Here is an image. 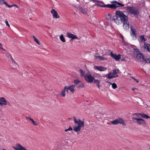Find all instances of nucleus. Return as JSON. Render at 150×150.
<instances>
[{"instance_id":"48","label":"nucleus","mask_w":150,"mask_h":150,"mask_svg":"<svg viewBox=\"0 0 150 150\" xmlns=\"http://www.w3.org/2000/svg\"><path fill=\"white\" fill-rule=\"evenodd\" d=\"M106 82L108 83H109L110 84V85H111V84H112V83H111V82H109V81H106Z\"/></svg>"},{"instance_id":"49","label":"nucleus","mask_w":150,"mask_h":150,"mask_svg":"<svg viewBox=\"0 0 150 150\" xmlns=\"http://www.w3.org/2000/svg\"><path fill=\"white\" fill-rule=\"evenodd\" d=\"M125 59H124V58H122V59H121V61H125Z\"/></svg>"},{"instance_id":"21","label":"nucleus","mask_w":150,"mask_h":150,"mask_svg":"<svg viewBox=\"0 0 150 150\" xmlns=\"http://www.w3.org/2000/svg\"><path fill=\"white\" fill-rule=\"evenodd\" d=\"M117 119L118 124H122L123 125L125 126H126V123L125 122L124 120L122 119L119 118L118 119Z\"/></svg>"},{"instance_id":"5","label":"nucleus","mask_w":150,"mask_h":150,"mask_svg":"<svg viewBox=\"0 0 150 150\" xmlns=\"http://www.w3.org/2000/svg\"><path fill=\"white\" fill-rule=\"evenodd\" d=\"M132 120L134 123H136L138 125H142L145 126L146 122L144 120L141 118L132 117Z\"/></svg>"},{"instance_id":"13","label":"nucleus","mask_w":150,"mask_h":150,"mask_svg":"<svg viewBox=\"0 0 150 150\" xmlns=\"http://www.w3.org/2000/svg\"><path fill=\"white\" fill-rule=\"evenodd\" d=\"M110 55L113 58L115 59L116 61H118L121 58V55L118 54L117 55L115 54H114L112 52L110 53Z\"/></svg>"},{"instance_id":"1","label":"nucleus","mask_w":150,"mask_h":150,"mask_svg":"<svg viewBox=\"0 0 150 150\" xmlns=\"http://www.w3.org/2000/svg\"><path fill=\"white\" fill-rule=\"evenodd\" d=\"M74 122L75 126L72 128L71 126H69L67 129L68 131H72L73 129L75 132L77 133V134H79L81 132V127L83 128L85 124L83 121H82L80 119H76L75 117H74Z\"/></svg>"},{"instance_id":"36","label":"nucleus","mask_w":150,"mask_h":150,"mask_svg":"<svg viewBox=\"0 0 150 150\" xmlns=\"http://www.w3.org/2000/svg\"><path fill=\"white\" fill-rule=\"evenodd\" d=\"M6 3V2L4 0H0V4H5Z\"/></svg>"},{"instance_id":"17","label":"nucleus","mask_w":150,"mask_h":150,"mask_svg":"<svg viewBox=\"0 0 150 150\" xmlns=\"http://www.w3.org/2000/svg\"><path fill=\"white\" fill-rule=\"evenodd\" d=\"M75 85H71L70 86H69L68 87L67 86V91H68V90H70L71 92L72 93H73L74 91V88H75Z\"/></svg>"},{"instance_id":"8","label":"nucleus","mask_w":150,"mask_h":150,"mask_svg":"<svg viewBox=\"0 0 150 150\" xmlns=\"http://www.w3.org/2000/svg\"><path fill=\"white\" fill-rule=\"evenodd\" d=\"M105 76L108 79H111L113 78L118 77V75L117 73L116 70L115 69L112 70V72H110L109 73L107 74Z\"/></svg>"},{"instance_id":"31","label":"nucleus","mask_w":150,"mask_h":150,"mask_svg":"<svg viewBox=\"0 0 150 150\" xmlns=\"http://www.w3.org/2000/svg\"><path fill=\"white\" fill-rule=\"evenodd\" d=\"M111 122L113 125H115L118 124V119H117L113 121H111Z\"/></svg>"},{"instance_id":"15","label":"nucleus","mask_w":150,"mask_h":150,"mask_svg":"<svg viewBox=\"0 0 150 150\" xmlns=\"http://www.w3.org/2000/svg\"><path fill=\"white\" fill-rule=\"evenodd\" d=\"M77 8L79 11H80L82 13L85 14H86L87 11V9L79 7H78Z\"/></svg>"},{"instance_id":"46","label":"nucleus","mask_w":150,"mask_h":150,"mask_svg":"<svg viewBox=\"0 0 150 150\" xmlns=\"http://www.w3.org/2000/svg\"><path fill=\"white\" fill-rule=\"evenodd\" d=\"M33 38L34 39V40L35 41V40L37 39V38L35 37V36L34 35L33 36Z\"/></svg>"},{"instance_id":"45","label":"nucleus","mask_w":150,"mask_h":150,"mask_svg":"<svg viewBox=\"0 0 150 150\" xmlns=\"http://www.w3.org/2000/svg\"><path fill=\"white\" fill-rule=\"evenodd\" d=\"M13 6H15L16 7V8H19L18 6L17 5H16V4L13 5Z\"/></svg>"},{"instance_id":"51","label":"nucleus","mask_w":150,"mask_h":150,"mask_svg":"<svg viewBox=\"0 0 150 150\" xmlns=\"http://www.w3.org/2000/svg\"><path fill=\"white\" fill-rule=\"evenodd\" d=\"M116 70V71L117 72H117H118L119 71V69H117V70Z\"/></svg>"},{"instance_id":"55","label":"nucleus","mask_w":150,"mask_h":150,"mask_svg":"<svg viewBox=\"0 0 150 150\" xmlns=\"http://www.w3.org/2000/svg\"><path fill=\"white\" fill-rule=\"evenodd\" d=\"M1 31H0V35H1Z\"/></svg>"},{"instance_id":"25","label":"nucleus","mask_w":150,"mask_h":150,"mask_svg":"<svg viewBox=\"0 0 150 150\" xmlns=\"http://www.w3.org/2000/svg\"><path fill=\"white\" fill-rule=\"evenodd\" d=\"M81 81L79 80L78 79H75L74 81V85H75V86L76 87V86H77L78 84L80 83L81 82Z\"/></svg>"},{"instance_id":"42","label":"nucleus","mask_w":150,"mask_h":150,"mask_svg":"<svg viewBox=\"0 0 150 150\" xmlns=\"http://www.w3.org/2000/svg\"><path fill=\"white\" fill-rule=\"evenodd\" d=\"M131 78H132V79H134L135 81H136V82H137V83H138V82H139V81L138 80H137V79H135V78H134V77H133V76H131Z\"/></svg>"},{"instance_id":"9","label":"nucleus","mask_w":150,"mask_h":150,"mask_svg":"<svg viewBox=\"0 0 150 150\" xmlns=\"http://www.w3.org/2000/svg\"><path fill=\"white\" fill-rule=\"evenodd\" d=\"M84 78L87 82L90 83L93 82L94 79L91 74H86L85 75Z\"/></svg>"},{"instance_id":"40","label":"nucleus","mask_w":150,"mask_h":150,"mask_svg":"<svg viewBox=\"0 0 150 150\" xmlns=\"http://www.w3.org/2000/svg\"><path fill=\"white\" fill-rule=\"evenodd\" d=\"M2 47H3V46H2V45L1 44V43H0V49L4 50V51H6V50L4 49Z\"/></svg>"},{"instance_id":"10","label":"nucleus","mask_w":150,"mask_h":150,"mask_svg":"<svg viewBox=\"0 0 150 150\" xmlns=\"http://www.w3.org/2000/svg\"><path fill=\"white\" fill-rule=\"evenodd\" d=\"M123 27L125 30H127L129 28V23L128 21V18L127 17V20L126 21H123Z\"/></svg>"},{"instance_id":"18","label":"nucleus","mask_w":150,"mask_h":150,"mask_svg":"<svg viewBox=\"0 0 150 150\" xmlns=\"http://www.w3.org/2000/svg\"><path fill=\"white\" fill-rule=\"evenodd\" d=\"M67 86H65L64 89L63 90L61 93H59V95L63 97H65L66 96L65 91H67Z\"/></svg>"},{"instance_id":"52","label":"nucleus","mask_w":150,"mask_h":150,"mask_svg":"<svg viewBox=\"0 0 150 150\" xmlns=\"http://www.w3.org/2000/svg\"><path fill=\"white\" fill-rule=\"evenodd\" d=\"M67 131H68V130L67 129H66L65 130V132H67Z\"/></svg>"},{"instance_id":"27","label":"nucleus","mask_w":150,"mask_h":150,"mask_svg":"<svg viewBox=\"0 0 150 150\" xmlns=\"http://www.w3.org/2000/svg\"><path fill=\"white\" fill-rule=\"evenodd\" d=\"M141 117L143 118L148 119L150 118V117L146 114H145L143 113H141Z\"/></svg>"},{"instance_id":"26","label":"nucleus","mask_w":150,"mask_h":150,"mask_svg":"<svg viewBox=\"0 0 150 150\" xmlns=\"http://www.w3.org/2000/svg\"><path fill=\"white\" fill-rule=\"evenodd\" d=\"M79 71L80 72L81 76L82 77H85V71H83V70L81 69H79Z\"/></svg>"},{"instance_id":"47","label":"nucleus","mask_w":150,"mask_h":150,"mask_svg":"<svg viewBox=\"0 0 150 150\" xmlns=\"http://www.w3.org/2000/svg\"><path fill=\"white\" fill-rule=\"evenodd\" d=\"M137 89L135 88H132V90L133 91H134L135 89Z\"/></svg>"},{"instance_id":"12","label":"nucleus","mask_w":150,"mask_h":150,"mask_svg":"<svg viewBox=\"0 0 150 150\" xmlns=\"http://www.w3.org/2000/svg\"><path fill=\"white\" fill-rule=\"evenodd\" d=\"M67 35L68 38H71V40H74L75 39H79L76 35H74L70 33H67Z\"/></svg>"},{"instance_id":"29","label":"nucleus","mask_w":150,"mask_h":150,"mask_svg":"<svg viewBox=\"0 0 150 150\" xmlns=\"http://www.w3.org/2000/svg\"><path fill=\"white\" fill-rule=\"evenodd\" d=\"M143 60L142 62H144L146 63H150V62H149L150 61V60L149 59H145L144 57Z\"/></svg>"},{"instance_id":"57","label":"nucleus","mask_w":150,"mask_h":150,"mask_svg":"<svg viewBox=\"0 0 150 150\" xmlns=\"http://www.w3.org/2000/svg\"><path fill=\"white\" fill-rule=\"evenodd\" d=\"M3 150H6V149H3Z\"/></svg>"},{"instance_id":"22","label":"nucleus","mask_w":150,"mask_h":150,"mask_svg":"<svg viewBox=\"0 0 150 150\" xmlns=\"http://www.w3.org/2000/svg\"><path fill=\"white\" fill-rule=\"evenodd\" d=\"M144 48L145 49H146L147 51L150 52V45L149 44H146L144 43Z\"/></svg>"},{"instance_id":"19","label":"nucleus","mask_w":150,"mask_h":150,"mask_svg":"<svg viewBox=\"0 0 150 150\" xmlns=\"http://www.w3.org/2000/svg\"><path fill=\"white\" fill-rule=\"evenodd\" d=\"M9 57H10V58L11 59V60L12 61V62L14 64L16 65V67H13V68L16 69L17 67H18V64L16 62L15 60L13 59L12 56L11 55H9Z\"/></svg>"},{"instance_id":"16","label":"nucleus","mask_w":150,"mask_h":150,"mask_svg":"<svg viewBox=\"0 0 150 150\" xmlns=\"http://www.w3.org/2000/svg\"><path fill=\"white\" fill-rule=\"evenodd\" d=\"M94 68V69H97L100 71H104L107 69V68L104 67L95 66Z\"/></svg>"},{"instance_id":"4","label":"nucleus","mask_w":150,"mask_h":150,"mask_svg":"<svg viewBox=\"0 0 150 150\" xmlns=\"http://www.w3.org/2000/svg\"><path fill=\"white\" fill-rule=\"evenodd\" d=\"M133 53L134 55L138 60L141 62L143 61V60L144 57L138 49H134Z\"/></svg>"},{"instance_id":"30","label":"nucleus","mask_w":150,"mask_h":150,"mask_svg":"<svg viewBox=\"0 0 150 150\" xmlns=\"http://www.w3.org/2000/svg\"><path fill=\"white\" fill-rule=\"evenodd\" d=\"M59 38L61 41L63 42H66V40L62 34L60 35Z\"/></svg>"},{"instance_id":"37","label":"nucleus","mask_w":150,"mask_h":150,"mask_svg":"<svg viewBox=\"0 0 150 150\" xmlns=\"http://www.w3.org/2000/svg\"><path fill=\"white\" fill-rule=\"evenodd\" d=\"M140 39L142 40H143L144 41H146V40L145 39L144 35H142L141 36Z\"/></svg>"},{"instance_id":"32","label":"nucleus","mask_w":150,"mask_h":150,"mask_svg":"<svg viewBox=\"0 0 150 150\" xmlns=\"http://www.w3.org/2000/svg\"><path fill=\"white\" fill-rule=\"evenodd\" d=\"M141 113H135L133 114V116L135 115L136 117H139V115H140L141 116Z\"/></svg>"},{"instance_id":"3","label":"nucleus","mask_w":150,"mask_h":150,"mask_svg":"<svg viewBox=\"0 0 150 150\" xmlns=\"http://www.w3.org/2000/svg\"><path fill=\"white\" fill-rule=\"evenodd\" d=\"M111 3L112 4H108L105 5H100L99 4H96L95 5L100 7H105L112 9H115L120 6L123 7L124 6V4L116 1H112L111 2Z\"/></svg>"},{"instance_id":"58","label":"nucleus","mask_w":150,"mask_h":150,"mask_svg":"<svg viewBox=\"0 0 150 150\" xmlns=\"http://www.w3.org/2000/svg\"><path fill=\"white\" fill-rule=\"evenodd\" d=\"M149 149H150V148H149Z\"/></svg>"},{"instance_id":"41","label":"nucleus","mask_w":150,"mask_h":150,"mask_svg":"<svg viewBox=\"0 0 150 150\" xmlns=\"http://www.w3.org/2000/svg\"><path fill=\"white\" fill-rule=\"evenodd\" d=\"M5 22L6 24V25L7 26H8L9 27H10V25L9 24H8V22L7 20H6L5 21Z\"/></svg>"},{"instance_id":"56","label":"nucleus","mask_w":150,"mask_h":150,"mask_svg":"<svg viewBox=\"0 0 150 150\" xmlns=\"http://www.w3.org/2000/svg\"><path fill=\"white\" fill-rule=\"evenodd\" d=\"M149 60H150V58H149ZM149 62H150V61Z\"/></svg>"},{"instance_id":"50","label":"nucleus","mask_w":150,"mask_h":150,"mask_svg":"<svg viewBox=\"0 0 150 150\" xmlns=\"http://www.w3.org/2000/svg\"><path fill=\"white\" fill-rule=\"evenodd\" d=\"M14 64L15 65V66H13V65L12 66V68H13V67H16V65L15 64Z\"/></svg>"},{"instance_id":"6","label":"nucleus","mask_w":150,"mask_h":150,"mask_svg":"<svg viewBox=\"0 0 150 150\" xmlns=\"http://www.w3.org/2000/svg\"><path fill=\"white\" fill-rule=\"evenodd\" d=\"M126 9L130 13L133 14L134 16L138 14L139 12L138 10L134 7H129L128 6L125 7Z\"/></svg>"},{"instance_id":"54","label":"nucleus","mask_w":150,"mask_h":150,"mask_svg":"<svg viewBox=\"0 0 150 150\" xmlns=\"http://www.w3.org/2000/svg\"><path fill=\"white\" fill-rule=\"evenodd\" d=\"M112 75V74H110V76H111V75Z\"/></svg>"},{"instance_id":"44","label":"nucleus","mask_w":150,"mask_h":150,"mask_svg":"<svg viewBox=\"0 0 150 150\" xmlns=\"http://www.w3.org/2000/svg\"><path fill=\"white\" fill-rule=\"evenodd\" d=\"M26 118L27 119H28V120H30V121H31L33 119L30 117H26Z\"/></svg>"},{"instance_id":"28","label":"nucleus","mask_w":150,"mask_h":150,"mask_svg":"<svg viewBox=\"0 0 150 150\" xmlns=\"http://www.w3.org/2000/svg\"><path fill=\"white\" fill-rule=\"evenodd\" d=\"M112 15L109 13L106 15L105 16L106 18L108 20H110L112 18Z\"/></svg>"},{"instance_id":"33","label":"nucleus","mask_w":150,"mask_h":150,"mask_svg":"<svg viewBox=\"0 0 150 150\" xmlns=\"http://www.w3.org/2000/svg\"><path fill=\"white\" fill-rule=\"evenodd\" d=\"M112 87L113 89H115L117 88V86L115 83H113L112 84Z\"/></svg>"},{"instance_id":"34","label":"nucleus","mask_w":150,"mask_h":150,"mask_svg":"<svg viewBox=\"0 0 150 150\" xmlns=\"http://www.w3.org/2000/svg\"><path fill=\"white\" fill-rule=\"evenodd\" d=\"M99 59L100 60H106L107 59V58L105 57H103L102 56H100V57H99Z\"/></svg>"},{"instance_id":"23","label":"nucleus","mask_w":150,"mask_h":150,"mask_svg":"<svg viewBox=\"0 0 150 150\" xmlns=\"http://www.w3.org/2000/svg\"><path fill=\"white\" fill-rule=\"evenodd\" d=\"M93 83H95L96 86H97L98 87L99 89L100 88L99 84L100 82V81L98 80L97 79H94L93 80Z\"/></svg>"},{"instance_id":"39","label":"nucleus","mask_w":150,"mask_h":150,"mask_svg":"<svg viewBox=\"0 0 150 150\" xmlns=\"http://www.w3.org/2000/svg\"><path fill=\"white\" fill-rule=\"evenodd\" d=\"M35 42H36L38 45H40V42L39 41V40L37 39H36L35 40Z\"/></svg>"},{"instance_id":"2","label":"nucleus","mask_w":150,"mask_h":150,"mask_svg":"<svg viewBox=\"0 0 150 150\" xmlns=\"http://www.w3.org/2000/svg\"><path fill=\"white\" fill-rule=\"evenodd\" d=\"M115 22L117 25L121 24L123 21L127 20V16L125 15L123 12L120 11H117L115 15L112 17Z\"/></svg>"},{"instance_id":"24","label":"nucleus","mask_w":150,"mask_h":150,"mask_svg":"<svg viewBox=\"0 0 150 150\" xmlns=\"http://www.w3.org/2000/svg\"><path fill=\"white\" fill-rule=\"evenodd\" d=\"M85 87V86L84 84L81 82L79 86H77V89H79L80 88H84Z\"/></svg>"},{"instance_id":"14","label":"nucleus","mask_w":150,"mask_h":150,"mask_svg":"<svg viewBox=\"0 0 150 150\" xmlns=\"http://www.w3.org/2000/svg\"><path fill=\"white\" fill-rule=\"evenodd\" d=\"M51 13L53 15V17L54 18H59V16L58 15L57 11L54 9H52L51 11Z\"/></svg>"},{"instance_id":"43","label":"nucleus","mask_w":150,"mask_h":150,"mask_svg":"<svg viewBox=\"0 0 150 150\" xmlns=\"http://www.w3.org/2000/svg\"><path fill=\"white\" fill-rule=\"evenodd\" d=\"M99 57H100V56H97L95 55V59H99Z\"/></svg>"},{"instance_id":"35","label":"nucleus","mask_w":150,"mask_h":150,"mask_svg":"<svg viewBox=\"0 0 150 150\" xmlns=\"http://www.w3.org/2000/svg\"><path fill=\"white\" fill-rule=\"evenodd\" d=\"M31 121L32 124L34 125H36V126H37L38 125V124L37 123V122H35V121H34V120H33V119H32L31 120Z\"/></svg>"},{"instance_id":"11","label":"nucleus","mask_w":150,"mask_h":150,"mask_svg":"<svg viewBox=\"0 0 150 150\" xmlns=\"http://www.w3.org/2000/svg\"><path fill=\"white\" fill-rule=\"evenodd\" d=\"M16 146L17 148L15 146H13V148L15 150H27L19 144H16Z\"/></svg>"},{"instance_id":"20","label":"nucleus","mask_w":150,"mask_h":150,"mask_svg":"<svg viewBox=\"0 0 150 150\" xmlns=\"http://www.w3.org/2000/svg\"><path fill=\"white\" fill-rule=\"evenodd\" d=\"M130 28H131V35H133L134 36H135V37H136V35H137V33L136 32V30L135 29L132 28V26H131Z\"/></svg>"},{"instance_id":"53","label":"nucleus","mask_w":150,"mask_h":150,"mask_svg":"<svg viewBox=\"0 0 150 150\" xmlns=\"http://www.w3.org/2000/svg\"><path fill=\"white\" fill-rule=\"evenodd\" d=\"M101 3H102V4H104V3L103 2H101Z\"/></svg>"},{"instance_id":"38","label":"nucleus","mask_w":150,"mask_h":150,"mask_svg":"<svg viewBox=\"0 0 150 150\" xmlns=\"http://www.w3.org/2000/svg\"><path fill=\"white\" fill-rule=\"evenodd\" d=\"M5 5L8 7L9 8H11L13 6V5H10L9 4H8L7 3H6L5 4Z\"/></svg>"},{"instance_id":"7","label":"nucleus","mask_w":150,"mask_h":150,"mask_svg":"<svg viewBox=\"0 0 150 150\" xmlns=\"http://www.w3.org/2000/svg\"><path fill=\"white\" fill-rule=\"evenodd\" d=\"M0 105L1 106L8 105V106L11 107L12 104L7 101L6 98L4 97H0Z\"/></svg>"}]
</instances>
